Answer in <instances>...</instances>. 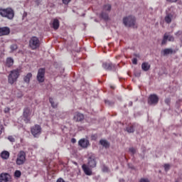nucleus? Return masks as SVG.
Returning <instances> with one entry per match:
<instances>
[{
  "mask_svg": "<svg viewBox=\"0 0 182 182\" xmlns=\"http://www.w3.org/2000/svg\"><path fill=\"white\" fill-rule=\"evenodd\" d=\"M20 76H21L20 69L17 68V69L11 70L8 75V83H9V85H14V83H16Z\"/></svg>",
  "mask_w": 182,
  "mask_h": 182,
  "instance_id": "1",
  "label": "nucleus"
},
{
  "mask_svg": "<svg viewBox=\"0 0 182 182\" xmlns=\"http://www.w3.org/2000/svg\"><path fill=\"white\" fill-rule=\"evenodd\" d=\"M0 16H2V18H6L11 21L15 16V11H14V9L11 7L6 9L0 8Z\"/></svg>",
  "mask_w": 182,
  "mask_h": 182,
  "instance_id": "2",
  "label": "nucleus"
},
{
  "mask_svg": "<svg viewBox=\"0 0 182 182\" xmlns=\"http://www.w3.org/2000/svg\"><path fill=\"white\" fill-rule=\"evenodd\" d=\"M123 23L128 28H137V26H136V17L133 16L124 17L123 18Z\"/></svg>",
  "mask_w": 182,
  "mask_h": 182,
  "instance_id": "3",
  "label": "nucleus"
},
{
  "mask_svg": "<svg viewBox=\"0 0 182 182\" xmlns=\"http://www.w3.org/2000/svg\"><path fill=\"white\" fill-rule=\"evenodd\" d=\"M28 46L32 50H36L41 46V41L36 36H33L28 41Z\"/></svg>",
  "mask_w": 182,
  "mask_h": 182,
  "instance_id": "4",
  "label": "nucleus"
},
{
  "mask_svg": "<svg viewBox=\"0 0 182 182\" xmlns=\"http://www.w3.org/2000/svg\"><path fill=\"white\" fill-rule=\"evenodd\" d=\"M32 114V109L29 107H26L23 109V120L25 123H31V115Z\"/></svg>",
  "mask_w": 182,
  "mask_h": 182,
  "instance_id": "5",
  "label": "nucleus"
},
{
  "mask_svg": "<svg viewBox=\"0 0 182 182\" xmlns=\"http://www.w3.org/2000/svg\"><path fill=\"white\" fill-rule=\"evenodd\" d=\"M111 10L112 5L105 4L102 8V12L100 14V18H102L105 21H107L109 19V12H110Z\"/></svg>",
  "mask_w": 182,
  "mask_h": 182,
  "instance_id": "6",
  "label": "nucleus"
},
{
  "mask_svg": "<svg viewBox=\"0 0 182 182\" xmlns=\"http://www.w3.org/2000/svg\"><path fill=\"white\" fill-rule=\"evenodd\" d=\"M25 161H26V153L21 151L17 155L16 163L17 166H22V164H25Z\"/></svg>",
  "mask_w": 182,
  "mask_h": 182,
  "instance_id": "7",
  "label": "nucleus"
},
{
  "mask_svg": "<svg viewBox=\"0 0 182 182\" xmlns=\"http://www.w3.org/2000/svg\"><path fill=\"white\" fill-rule=\"evenodd\" d=\"M45 68H40L38 69V74H37V80L39 83H43L45 82Z\"/></svg>",
  "mask_w": 182,
  "mask_h": 182,
  "instance_id": "8",
  "label": "nucleus"
},
{
  "mask_svg": "<svg viewBox=\"0 0 182 182\" xmlns=\"http://www.w3.org/2000/svg\"><path fill=\"white\" fill-rule=\"evenodd\" d=\"M31 134H33L34 137H38V136H39V134H41L42 132V128L40 127V125L36 124L31 127Z\"/></svg>",
  "mask_w": 182,
  "mask_h": 182,
  "instance_id": "9",
  "label": "nucleus"
},
{
  "mask_svg": "<svg viewBox=\"0 0 182 182\" xmlns=\"http://www.w3.org/2000/svg\"><path fill=\"white\" fill-rule=\"evenodd\" d=\"M159 103V97L155 95V94H152L151 95H149V98H148V104H149L150 105H157Z\"/></svg>",
  "mask_w": 182,
  "mask_h": 182,
  "instance_id": "10",
  "label": "nucleus"
},
{
  "mask_svg": "<svg viewBox=\"0 0 182 182\" xmlns=\"http://www.w3.org/2000/svg\"><path fill=\"white\" fill-rule=\"evenodd\" d=\"M97 163L96 162V156L92 155L88 158L87 166L90 168H95L96 167Z\"/></svg>",
  "mask_w": 182,
  "mask_h": 182,
  "instance_id": "11",
  "label": "nucleus"
},
{
  "mask_svg": "<svg viewBox=\"0 0 182 182\" xmlns=\"http://www.w3.org/2000/svg\"><path fill=\"white\" fill-rule=\"evenodd\" d=\"M102 68L105 70L108 71H114L116 70V65L112 63H102Z\"/></svg>",
  "mask_w": 182,
  "mask_h": 182,
  "instance_id": "12",
  "label": "nucleus"
},
{
  "mask_svg": "<svg viewBox=\"0 0 182 182\" xmlns=\"http://www.w3.org/2000/svg\"><path fill=\"white\" fill-rule=\"evenodd\" d=\"M73 120H75L77 122H80L82 123V122H83V120H85V114L77 112L74 114V117H73Z\"/></svg>",
  "mask_w": 182,
  "mask_h": 182,
  "instance_id": "13",
  "label": "nucleus"
},
{
  "mask_svg": "<svg viewBox=\"0 0 182 182\" xmlns=\"http://www.w3.org/2000/svg\"><path fill=\"white\" fill-rule=\"evenodd\" d=\"M12 178L11 175L6 173H2L0 174V182H11Z\"/></svg>",
  "mask_w": 182,
  "mask_h": 182,
  "instance_id": "14",
  "label": "nucleus"
},
{
  "mask_svg": "<svg viewBox=\"0 0 182 182\" xmlns=\"http://www.w3.org/2000/svg\"><path fill=\"white\" fill-rule=\"evenodd\" d=\"M9 33H11V28L9 27H0V36H8Z\"/></svg>",
  "mask_w": 182,
  "mask_h": 182,
  "instance_id": "15",
  "label": "nucleus"
},
{
  "mask_svg": "<svg viewBox=\"0 0 182 182\" xmlns=\"http://www.w3.org/2000/svg\"><path fill=\"white\" fill-rule=\"evenodd\" d=\"M176 52V50H173V48H165L161 51V54L163 56H167V55H173Z\"/></svg>",
  "mask_w": 182,
  "mask_h": 182,
  "instance_id": "16",
  "label": "nucleus"
},
{
  "mask_svg": "<svg viewBox=\"0 0 182 182\" xmlns=\"http://www.w3.org/2000/svg\"><path fill=\"white\" fill-rule=\"evenodd\" d=\"M78 144L80 147H82V149H86L89 146V140L85 139H80Z\"/></svg>",
  "mask_w": 182,
  "mask_h": 182,
  "instance_id": "17",
  "label": "nucleus"
},
{
  "mask_svg": "<svg viewBox=\"0 0 182 182\" xmlns=\"http://www.w3.org/2000/svg\"><path fill=\"white\" fill-rule=\"evenodd\" d=\"M82 168L86 176H92V169L87 165L83 164Z\"/></svg>",
  "mask_w": 182,
  "mask_h": 182,
  "instance_id": "18",
  "label": "nucleus"
},
{
  "mask_svg": "<svg viewBox=\"0 0 182 182\" xmlns=\"http://www.w3.org/2000/svg\"><path fill=\"white\" fill-rule=\"evenodd\" d=\"M173 19H176V17H174L173 14H167L164 18L166 23H171V21H173Z\"/></svg>",
  "mask_w": 182,
  "mask_h": 182,
  "instance_id": "19",
  "label": "nucleus"
},
{
  "mask_svg": "<svg viewBox=\"0 0 182 182\" xmlns=\"http://www.w3.org/2000/svg\"><path fill=\"white\" fill-rule=\"evenodd\" d=\"M14 58L11 57L7 58L5 64L6 68H12L14 66Z\"/></svg>",
  "mask_w": 182,
  "mask_h": 182,
  "instance_id": "20",
  "label": "nucleus"
},
{
  "mask_svg": "<svg viewBox=\"0 0 182 182\" xmlns=\"http://www.w3.org/2000/svg\"><path fill=\"white\" fill-rule=\"evenodd\" d=\"M10 154L8 151H3L1 153V157L3 160H8L9 159Z\"/></svg>",
  "mask_w": 182,
  "mask_h": 182,
  "instance_id": "21",
  "label": "nucleus"
},
{
  "mask_svg": "<svg viewBox=\"0 0 182 182\" xmlns=\"http://www.w3.org/2000/svg\"><path fill=\"white\" fill-rule=\"evenodd\" d=\"M100 144L103 147H105V149H109V147H110V144L105 139H101L100 141Z\"/></svg>",
  "mask_w": 182,
  "mask_h": 182,
  "instance_id": "22",
  "label": "nucleus"
},
{
  "mask_svg": "<svg viewBox=\"0 0 182 182\" xmlns=\"http://www.w3.org/2000/svg\"><path fill=\"white\" fill-rule=\"evenodd\" d=\"M52 25H53L52 28H53L55 31L59 29V26H60L59 20H58V18H55L53 21Z\"/></svg>",
  "mask_w": 182,
  "mask_h": 182,
  "instance_id": "23",
  "label": "nucleus"
},
{
  "mask_svg": "<svg viewBox=\"0 0 182 182\" xmlns=\"http://www.w3.org/2000/svg\"><path fill=\"white\" fill-rule=\"evenodd\" d=\"M141 69L144 72H147L148 70H150V64H149V63H143L141 64Z\"/></svg>",
  "mask_w": 182,
  "mask_h": 182,
  "instance_id": "24",
  "label": "nucleus"
},
{
  "mask_svg": "<svg viewBox=\"0 0 182 182\" xmlns=\"http://www.w3.org/2000/svg\"><path fill=\"white\" fill-rule=\"evenodd\" d=\"M31 77H32V73H28L24 77L23 80L26 83H29L31 82Z\"/></svg>",
  "mask_w": 182,
  "mask_h": 182,
  "instance_id": "25",
  "label": "nucleus"
},
{
  "mask_svg": "<svg viewBox=\"0 0 182 182\" xmlns=\"http://www.w3.org/2000/svg\"><path fill=\"white\" fill-rule=\"evenodd\" d=\"M168 39V36L167 35V33H166L164 35V37H163V39H162V41H161V45H166L167 43V41Z\"/></svg>",
  "mask_w": 182,
  "mask_h": 182,
  "instance_id": "26",
  "label": "nucleus"
},
{
  "mask_svg": "<svg viewBox=\"0 0 182 182\" xmlns=\"http://www.w3.org/2000/svg\"><path fill=\"white\" fill-rule=\"evenodd\" d=\"M49 102H50V105H51V106L53 109H56V107H58V104L55 103V102L53 101V98L50 97L49 98Z\"/></svg>",
  "mask_w": 182,
  "mask_h": 182,
  "instance_id": "27",
  "label": "nucleus"
},
{
  "mask_svg": "<svg viewBox=\"0 0 182 182\" xmlns=\"http://www.w3.org/2000/svg\"><path fill=\"white\" fill-rule=\"evenodd\" d=\"M126 131L128 132V133H134V127L133 125H131L129 127H127L126 128Z\"/></svg>",
  "mask_w": 182,
  "mask_h": 182,
  "instance_id": "28",
  "label": "nucleus"
},
{
  "mask_svg": "<svg viewBox=\"0 0 182 182\" xmlns=\"http://www.w3.org/2000/svg\"><path fill=\"white\" fill-rule=\"evenodd\" d=\"M22 176V173L19 170H16L14 172V177H16L17 178H19Z\"/></svg>",
  "mask_w": 182,
  "mask_h": 182,
  "instance_id": "29",
  "label": "nucleus"
},
{
  "mask_svg": "<svg viewBox=\"0 0 182 182\" xmlns=\"http://www.w3.org/2000/svg\"><path fill=\"white\" fill-rule=\"evenodd\" d=\"M10 49H11V52H14V51L16 50V49H18V46L16 44H13L10 46Z\"/></svg>",
  "mask_w": 182,
  "mask_h": 182,
  "instance_id": "30",
  "label": "nucleus"
},
{
  "mask_svg": "<svg viewBox=\"0 0 182 182\" xmlns=\"http://www.w3.org/2000/svg\"><path fill=\"white\" fill-rule=\"evenodd\" d=\"M105 105H107V106H113V105H114V102H112L107 100H105Z\"/></svg>",
  "mask_w": 182,
  "mask_h": 182,
  "instance_id": "31",
  "label": "nucleus"
},
{
  "mask_svg": "<svg viewBox=\"0 0 182 182\" xmlns=\"http://www.w3.org/2000/svg\"><path fill=\"white\" fill-rule=\"evenodd\" d=\"M4 130L5 127H4V125L0 122V136L2 134Z\"/></svg>",
  "mask_w": 182,
  "mask_h": 182,
  "instance_id": "32",
  "label": "nucleus"
},
{
  "mask_svg": "<svg viewBox=\"0 0 182 182\" xmlns=\"http://www.w3.org/2000/svg\"><path fill=\"white\" fill-rule=\"evenodd\" d=\"M8 140H9V141L11 143H15V138L13 136H9Z\"/></svg>",
  "mask_w": 182,
  "mask_h": 182,
  "instance_id": "33",
  "label": "nucleus"
},
{
  "mask_svg": "<svg viewBox=\"0 0 182 182\" xmlns=\"http://www.w3.org/2000/svg\"><path fill=\"white\" fill-rule=\"evenodd\" d=\"M165 171H168L170 170V164H166L164 165Z\"/></svg>",
  "mask_w": 182,
  "mask_h": 182,
  "instance_id": "34",
  "label": "nucleus"
},
{
  "mask_svg": "<svg viewBox=\"0 0 182 182\" xmlns=\"http://www.w3.org/2000/svg\"><path fill=\"white\" fill-rule=\"evenodd\" d=\"M168 41L169 42H174V37L173 36H168Z\"/></svg>",
  "mask_w": 182,
  "mask_h": 182,
  "instance_id": "35",
  "label": "nucleus"
},
{
  "mask_svg": "<svg viewBox=\"0 0 182 182\" xmlns=\"http://www.w3.org/2000/svg\"><path fill=\"white\" fill-rule=\"evenodd\" d=\"M129 151H130V153H132V154H135L136 153V149H134V147H131L129 149Z\"/></svg>",
  "mask_w": 182,
  "mask_h": 182,
  "instance_id": "36",
  "label": "nucleus"
},
{
  "mask_svg": "<svg viewBox=\"0 0 182 182\" xmlns=\"http://www.w3.org/2000/svg\"><path fill=\"white\" fill-rule=\"evenodd\" d=\"M102 171H103V173H107V171H109V168H107V166H104L102 167Z\"/></svg>",
  "mask_w": 182,
  "mask_h": 182,
  "instance_id": "37",
  "label": "nucleus"
},
{
  "mask_svg": "<svg viewBox=\"0 0 182 182\" xmlns=\"http://www.w3.org/2000/svg\"><path fill=\"white\" fill-rule=\"evenodd\" d=\"M72 0H62L63 4H64V5H68L69 2H70Z\"/></svg>",
  "mask_w": 182,
  "mask_h": 182,
  "instance_id": "38",
  "label": "nucleus"
},
{
  "mask_svg": "<svg viewBox=\"0 0 182 182\" xmlns=\"http://www.w3.org/2000/svg\"><path fill=\"white\" fill-rule=\"evenodd\" d=\"M133 65H137V58H134L132 59Z\"/></svg>",
  "mask_w": 182,
  "mask_h": 182,
  "instance_id": "39",
  "label": "nucleus"
},
{
  "mask_svg": "<svg viewBox=\"0 0 182 182\" xmlns=\"http://www.w3.org/2000/svg\"><path fill=\"white\" fill-rule=\"evenodd\" d=\"M170 102H171L170 98H166V99H165V103H166V105H170Z\"/></svg>",
  "mask_w": 182,
  "mask_h": 182,
  "instance_id": "40",
  "label": "nucleus"
},
{
  "mask_svg": "<svg viewBox=\"0 0 182 182\" xmlns=\"http://www.w3.org/2000/svg\"><path fill=\"white\" fill-rule=\"evenodd\" d=\"M10 110H11V109L10 108H5L4 109V113H9V112H10Z\"/></svg>",
  "mask_w": 182,
  "mask_h": 182,
  "instance_id": "41",
  "label": "nucleus"
},
{
  "mask_svg": "<svg viewBox=\"0 0 182 182\" xmlns=\"http://www.w3.org/2000/svg\"><path fill=\"white\" fill-rule=\"evenodd\" d=\"M140 182H150V181H149V179L141 178V179L140 180Z\"/></svg>",
  "mask_w": 182,
  "mask_h": 182,
  "instance_id": "42",
  "label": "nucleus"
},
{
  "mask_svg": "<svg viewBox=\"0 0 182 182\" xmlns=\"http://www.w3.org/2000/svg\"><path fill=\"white\" fill-rule=\"evenodd\" d=\"M167 2H171V4L174 3V2H177V1L178 0H166Z\"/></svg>",
  "mask_w": 182,
  "mask_h": 182,
  "instance_id": "43",
  "label": "nucleus"
},
{
  "mask_svg": "<svg viewBox=\"0 0 182 182\" xmlns=\"http://www.w3.org/2000/svg\"><path fill=\"white\" fill-rule=\"evenodd\" d=\"M92 140H96V135H92Z\"/></svg>",
  "mask_w": 182,
  "mask_h": 182,
  "instance_id": "44",
  "label": "nucleus"
},
{
  "mask_svg": "<svg viewBox=\"0 0 182 182\" xmlns=\"http://www.w3.org/2000/svg\"><path fill=\"white\" fill-rule=\"evenodd\" d=\"M72 143H76V139L75 138H73L71 139Z\"/></svg>",
  "mask_w": 182,
  "mask_h": 182,
  "instance_id": "45",
  "label": "nucleus"
},
{
  "mask_svg": "<svg viewBox=\"0 0 182 182\" xmlns=\"http://www.w3.org/2000/svg\"><path fill=\"white\" fill-rule=\"evenodd\" d=\"M129 107L133 106V102L130 101V102H129Z\"/></svg>",
  "mask_w": 182,
  "mask_h": 182,
  "instance_id": "46",
  "label": "nucleus"
},
{
  "mask_svg": "<svg viewBox=\"0 0 182 182\" xmlns=\"http://www.w3.org/2000/svg\"><path fill=\"white\" fill-rule=\"evenodd\" d=\"M111 89H114V87H113V86H111Z\"/></svg>",
  "mask_w": 182,
  "mask_h": 182,
  "instance_id": "47",
  "label": "nucleus"
},
{
  "mask_svg": "<svg viewBox=\"0 0 182 182\" xmlns=\"http://www.w3.org/2000/svg\"><path fill=\"white\" fill-rule=\"evenodd\" d=\"M178 33H178H176V35Z\"/></svg>",
  "mask_w": 182,
  "mask_h": 182,
  "instance_id": "48",
  "label": "nucleus"
}]
</instances>
